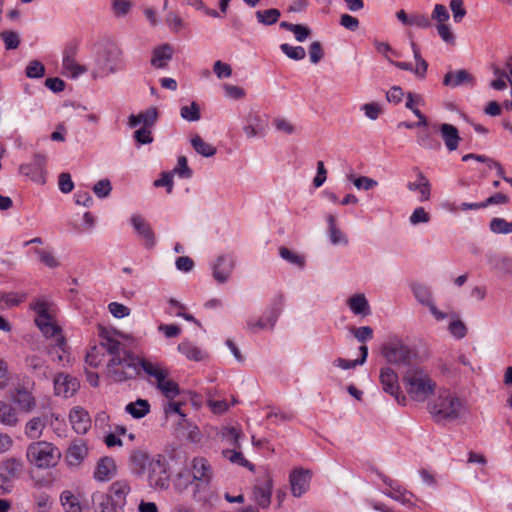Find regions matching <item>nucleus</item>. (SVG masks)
Listing matches in <instances>:
<instances>
[{"label": "nucleus", "instance_id": "1", "mask_svg": "<svg viewBox=\"0 0 512 512\" xmlns=\"http://www.w3.org/2000/svg\"><path fill=\"white\" fill-rule=\"evenodd\" d=\"M36 313L35 324L45 337H55V344L51 345L49 354L53 361L61 363L65 360L66 340L61 334V328L54 320L52 305L44 299H36L30 304Z\"/></svg>", "mask_w": 512, "mask_h": 512}, {"label": "nucleus", "instance_id": "2", "mask_svg": "<svg viewBox=\"0 0 512 512\" xmlns=\"http://www.w3.org/2000/svg\"><path fill=\"white\" fill-rule=\"evenodd\" d=\"M131 471L136 475L147 474L149 486L155 489H167L169 475L167 462L164 456L157 454L150 456L143 450H134L130 455Z\"/></svg>", "mask_w": 512, "mask_h": 512}, {"label": "nucleus", "instance_id": "3", "mask_svg": "<svg viewBox=\"0 0 512 512\" xmlns=\"http://www.w3.org/2000/svg\"><path fill=\"white\" fill-rule=\"evenodd\" d=\"M428 410L436 423H447L461 418L465 412V406L456 393L444 390L429 403Z\"/></svg>", "mask_w": 512, "mask_h": 512}, {"label": "nucleus", "instance_id": "4", "mask_svg": "<svg viewBox=\"0 0 512 512\" xmlns=\"http://www.w3.org/2000/svg\"><path fill=\"white\" fill-rule=\"evenodd\" d=\"M403 384L409 397L417 402L426 401L435 393L437 384L430 374L419 366H412L403 376Z\"/></svg>", "mask_w": 512, "mask_h": 512}, {"label": "nucleus", "instance_id": "5", "mask_svg": "<svg viewBox=\"0 0 512 512\" xmlns=\"http://www.w3.org/2000/svg\"><path fill=\"white\" fill-rule=\"evenodd\" d=\"M106 376L115 383H122L139 377V356L131 350L109 358L106 364Z\"/></svg>", "mask_w": 512, "mask_h": 512}, {"label": "nucleus", "instance_id": "6", "mask_svg": "<svg viewBox=\"0 0 512 512\" xmlns=\"http://www.w3.org/2000/svg\"><path fill=\"white\" fill-rule=\"evenodd\" d=\"M26 455L31 464L41 469L56 466L61 458L60 450L46 441L31 443L27 448Z\"/></svg>", "mask_w": 512, "mask_h": 512}, {"label": "nucleus", "instance_id": "7", "mask_svg": "<svg viewBox=\"0 0 512 512\" xmlns=\"http://www.w3.org/2000/svg\"><path fill=\"white\" fill-rule=\"evenodd\" d=\"M381 354L390 364L402 365L410 362L412 352L401 339L391 338L382 346Z\"/></svg>", "mask_w": 512, "mask_h": 512}, {"label": "nucleus", "instance_id": "8", "mask_svg": "<svg viewBox=\"0 0 512 512\" xmlns=\"http://www.w3.org/2000/svg\"><path fill=\"white\" fill-rule=\"evenodd\" d=\"M46 162L45 155L35 154L30 162L20 165L19 172L31 181L43 185L46 183Z\"/></svg>", "mask_w": 512, "mask_h": 512}, {"label": "nucleus", "instance_id": "9", "mask_svg": "<svg viewBox=\"0 0 512 512\" xmlns=\"http://www.w3.org/2000/svg\"><path fill=\"white\" fill-rule=\"evenodd\" d=\"M273 489V481L269 474H265L253 488V501L263 509L270 506Z\"/></svg>", "mask_w": 512, "mask_h": 512}, {"label": "nucleus", "instance_id": "10", "mask_svg": "<svg viewBox=\"0 0 512 512\" xmlns=\"http://www.w3.org/2000/svg\"><path fill=\"white\" fill-rule=\"evenodd\" d=\"M77 50L78 44L76 42H70L65 46L63 52L64 74L72 78H76L86 71V69L83 66L77 64L75 61Z\"/></svg>", "mask_w": 512, "mask_h": 512}, {"label": "nucleus", "instance_id": "11", "mask_svg": "<svg viewBox=\"0 0 512 512\" xmlns=\"http://www.w3.org/2000/svg\"><path fill=\"white\" fill-rule=\"evenodd\" d=\"M212 275L219 284L227 282L234 269V260L229 255H220L212 264Z\"/></svg>", "mask_w": 512, "mask_h": 512}, {"label": "nucleus", "instance_id": "12", "mask_svg": "<svg viewBox=\"0 0 512 512\" xmlns=\"http://www.w3.org/2000/svg\"><path fill=\"white\" fill-rule=\"evenodd\" d=\"M142 372L153 384L162 381L163 376H168L167 369L161 363L139 356V376H141Z\"/></svg>", "mask_w": 512, "mask_h": 512}, {"label": "nucleus", "instance_id": "13", "mask_svg": "<svg viewBox=\"0 0 512 512\" xmlns=\"http://www.w3.org/2000/svg\"><path fill=\"white\" fill-rule=\"evenodd\" d=\"M377 475L384 482V484L388 487L386 490H383V494L390 497L391 499L398 501L402 504H407L410 502V496L412 495L406 489H404L401 485H399L396 481L387 477L383 473L377 471Z\"/></svg>", "mask_w": 512, "mask_h": 512}, {"label": "nucleus", "instance_id": "14", "mask_svg": "<svg viewBox=\"0 0 512 512\" xmlns=\"http://www.w3.org/2000/svg\"><path fill=\"white\" fill-rule=\"evenodd\" d=\"M130 491V484L127 480H118L110 485L106 495L113 500L114 505L118 508V511H124V507L127 502L126 498Z\"/></svg>", "mask_w": 512, "mask_h": 512}, {"label": "nucleus", "instance_id": "15", "mask_svg": "<svg viewBox=\"0 0 512 512\" xmlns=\"http://www.w3.org/2000/svg\"><path fill=\"white\" fill-rule=\"evenodd\" d=\"M193 480L200 484L209 485L212 477L213 470L206 458L196 457L192 461Z\"/></svg>", "mask_w": 512, "mask_h": 512}, {"label": "nucleus", "instance_id": "16", "mask_svg": "<svg viewBox=\"0 0 512 512\" xmlns=\"http://www.w3.org/2000/svg\"><path fill=\"white\" fill-rule=\"evenodd\" d=\"M69 421L77 434H85L91 427V419L88 412L80 406L73 407L70 410Z\"/></svg>", "mask_w": 512, "mask_h": 512}, {"label": "nucleus", "instance_id": "17", "mask_svg": "<svg viewBox=\"0 0 512 512\" xmlns=\"http://www.w3.org/2000/svg\"><path fill=\"white\" fill-rule=\"evenodd\" d=\"M53 383L55 394L65 398L72 396L79 387V382L76 378L64 374L55 376Z\"/></svg>", "mask_w": 512, "mask_h": 512}, {"label": "nucleus", "instance_id": "18", "mask_svg": "<svg viewBox=\"0 0 512 512\" xmlns=\"http://www.w3.org/2000/svg\"><path fill=\"white\" fill-rule=\"evenodd\" d=\"M379 381L384 392L390 395H398L400 389L398 374L391 367H382Z\"/></svg>", "mask_w": 512, "mask_h": 512}, {"label": "nucleus", "instance_id": "19", "mask_svg": "<svg viewBox=\"0 0 512 512\" xmlns=\"http://www.w3.org/2000/svg\"><path fill=\"white\" fill-rule=\"evenodd\" d=\"M310 474L308 470L298 469L290 474L291 491L295 497L302 496L309 488Z\"/></svg>", "mask_w": 512, "mask_h": 512}, {"label": "nucleus", "instance_id": "20", "mask_svg": "<svg viewBox=\"0 0 512 512\" xmlns=\"http://www.w3.org/2000/svg\"><path fill=\"white\" fill-rule=\"evenodd\" d=\"M158 118V111L155 107H149L148 109L141 111L137 115H130L128 117V125L131 128H135L138 125H142L144 128H152Z\"/></svg>", "mask_w": 512, "mask_h": 512}, {"label": "nucleus", "instance_id": "21", "mask_svg": "<svg viewBox=\"0 0 512 512\" xmlns=\"http://www.w3.org/2000/svg\"><path fill=\"white\" fill-rule=\"evenodd\" d=\"M130 221L136 232L145 241V246L153 247L155 235L150 224L141 215H133Z\"/></svg>", "mask_w": 512, "mask_h": 512}, {"label": "nucleus", "instance_id": "22", "mask_svg": "<svg viewBox=\"0 0 512 512\" xmlns=\"http://www.w3.org/2000/svg\"><path fill=\"white\" fill-rule=\"evenodd\" d=\"M281 312V302L277 306H273L268 315L265 318H260L258 320H249L247 322V328L255 333L258 330L270 328L272 329L280 315Z\"/></svg>", "mask_w": 512, "mask_h": 512}, {"label": "nucleus", "instance_id": "23", "mask_svg": "<svg viewBox=\"0 0 512 512\" xmlns=\"http://www.w3.org/2000/svg\"><path fill=\"white\" fill-rule=\"evenodd\" d=\"M174 48L172 45L165 43L153 49L151 65L158 69L168 66L169 61L173 58Z\"/></svg>", "mask_w": 512, "mask_h": 512}, {"label": "nucleus", "instance_id": "24", "mask_svg": "<svg viewBox=\"0 0 512 512\" xmlns=\"http://www.w3.org/2000/svg\"><path fill=\"white\" fill-rule=\"evenodd\" d=\"M11 399L19 407V410L25 413H30L36 407L35 397L25 388L15 389Z\"/></svg>", "mask_w": 512, "mask_h": 512}, {"label": "nucleus", "instance_id": "25", "mask_svg": "<svg viewBox=\"0 0 512 512\" xmlns=\"http://www.w3.org/2000/svg\"><path fill=\"white\" fill-rule=\"evenodd\" d=\"M443 84L455 88L463 85H474V77L466 70L449 71L445 74Z\"/></svg>", "mask_w": 512, "mask_h": 512}, {"label": "nucleus", "instance_id": "26", "mask_svg": "<svg viewBox=\"0 0 512 512\" xmlns=\"http://www.w3.org/2000/svg\"><path fill=\"white\" fill-rule=\"evenodd\" d=\"M116 473V464L113 458L104 457L101 458L96 465L94 471V478L98 481H108Z\"/></svg>", "mask_w": 512, "mask_h": 512}, {"label": "nucleus", "instance_id": "27", "mask_svg": "<svg viewBox=\"0 0 512 512\" xmlns=\"http://www.w3.org/2000/svg\"><path fill=\"white\" fill-rule=\"evenodd\" d=\"M88 454V448L82 441H76L72 443L66 452V461L69 466H78L82 463Z\"/></svg>", "mask_w": 512, "mask_h": 512}, {"label": "nucleus", "instance_id": "28", "mask_svg": "<svg viewBox=\"0 0 512 512\" xmlns=\"http://www.w3.org/2000/svg\"><path fill=\"white\" fill-rule=\"evenodd\" d=\"M439 132L446 148L449 151H455L461 140L458 129L452 124L443 123L439 127Z\"/></svg>", "mask_w": 512, "mask_h": 512}, {"label": "nucleus", "instance_id": "29", "mask_svg": "<svg viewBox=\"0 0 512 512\" xmlns=\"http://www.w3.org/2000/svg\"><path fill=\"white\" fill-rule=\"evenodd\" d=\"M487 261L491 269L503 275L512 274V257L500 254H488Z\"/></svg>", "mask_w": 512, "mask_h": 512}, {"label": "nucleus", "instance_id": "30", "mask_svg": "<svg viewBox=\"0 0 512 512\" xmlns=\"http://www.w3.org/2000/svg\"><path fill=\"white\" fill-rule=\"evenodd\" d=\"M417 178L418 181L408 182L407 188L410 191H418L420 193V202L428 201L431 197V184L421 171H418Z\"/></svg>", "mask_w": 512, "mask_h": 512}, {"label": "nucleus", "instance_id": "31", "mask_svg": "<svg viewBox=\"0 0 512 512\" xmlns=\"http://www.w3.org/2000/svg\"><path fill=\"white\" fill-rule=\"evenodd\" d=\"M91 500L95 512H125L118 511V508L114 505L113 500L110 499L104 492H94L91 496Z\"/></svg>", "mask_w": 512, "mask_h": 512}, {"label": "nucleus", "instance_id": "32", "mask_svg": "<svg viewBox=\"0 0 512 512\" xmlns=\"http://www.w3.org/2000/svg\"><path fill=\"white\" fill-rule=\"evenodd\" d=\"M429 18L431 21H435L437 23V32H451L449 25L446 23L449 20L450 15L448 8L445 5L436 4Z\"/></svg>", "mask_w": 512, "mask_h": 512}, {"label": "nucleus", "instance_id": "33", "mask_svg": "<svg viewBox=\"0 0 512 512\" xmlns=\"http://www.w3.org/2000/svg\"><path fill=\"white\" fill-rule=\"evenodd\" d=\"M178 351L190 361H202L206 357V353L198 346L188 340H183L178 345Z\"/></svg>", "mask_w": 512, "mask_h": 512}, {"label": "nucleus", "instance_id": "34", "mask_svg": "<svg viewBox=\"0 0 512 512\" xmlns=\"http://www.w3.org/2000/svg\"><path fill=\"white\" fill-rule=\"evenodd\" d=\"M349 309L356 315H368L370 306L364 294H354L347 300Z\"/></svg>", "mask_w": 512, "mask_h": 512}, {"label": "nucleus", "instance_id": "35", "mask_svg": "<svg viewBox=\"0 0 512 512\" xmlns=\"http://www.w3.org/2000/svg\"><path fill=\"white\" fill-rule=\"evenodd\" d=\"M26 364L39 378L48 379L51 376V371L45 361L36 355L27 357Z\"/></svg>", "mask_w": 512, "mask_h": 512}, {"label": "nucleus", "instance_id": "36", "mask_svg": "<svg viewBox=\"0 0 512 512\" xmlns=\"http://www.w3.org/2000/svg\"><path fill=\"white\" fill-rule=\"evenodd\" d=\"M0 423L6 426H16L18 414L16 409L9 403L0 400Z\"/></svg>", "mask_w": 512, "mask_h": 512}, {"label": "nucleus", "instance_id": "37", "mask_svg": "<svg viewBox=\"0 0 512 512\" xmlns=\"http://www.w3.org/2000/svg\"><path fill=\"white\" fill-rule=\"evenodd\" d=\"M416 141L417 144L424 149L439 150L441 147L440 141L428 129L420 130L417 133Z\"/></svg>", "mask_w": 512, "mask_h": 512}, {"label": "nucleus", "instance_id": "38", "mask_svg": "<svg viewBox=\"0 0 512 512\" xmlns=\"http://www.w3.org/2000/svg\"><path fill=\"white\" fill-rule=\"evenodd\" d=\"M100 346L109 354L110 358L118 357L129 350L125 344L110 337L104 338Z\"/></svg>", "mask_w": 512, "mask_h": 512}, {"label": "nucleus", "instance_id": "39", "mask_svg": "<svg viewBox=\"0 0 512 512\" xmlns=\"http://www.w3.org/2000/svg\"><path fill=\"white\" fill-rule=\"evenodd\" d=\"M60 502L65 512H82L79 498L70 490L61 493Z\"/></svg>", "mask_w": 512, "mask_h": 512}, {"label": "nucleus", "instance_id": "40", "mask_svg": "<svg viewBox=\"0 0 512 512\" xmlns=\"http://www.w3.org/2000/svg\"><path fill=\"white\" fill-rule=\"evenodd\" d=\"M125 411L133 418L140 419L150 412V404L145 399H137L136 401L127 404Z\"/></svg>", "mask_w": 512, "mask_h": 512}, {"label": "nucleus", "instance_id": "41", "mask_svg": "<svg viewBox=\"0 0 512 512\" xmlns=\"http://www.w3.org/2000/svg\"><path fill=\"white\" fill-rule=\"evenodd\" d=\"M1 473L4 476H8V479L12 482V479L17 478L22 471V462L16 458H9L0 464Z\"/></svg>", "mask_w": 512, "mask_h": 512}, {"label": "nucleus", "instance_id": "42", "mask_svg": "<svg viewBox=\"0 0 512 512\" xmlns=\"http://www.w3.org/2000/svg\"><path fill=\"white\" fill-rule=\"evenodd\" d=\"M411 290L414 294V297L420 304L428 307L430 304L434 302L432 291L430 287H428L427 285L421 283H414L411 286Z\"/></svg>", "mask_w": 512, "mask_h": 512}, {"label": "nucleus", "instance_id": "43", "mask_svg": "<svg viewBox=\"0 0 512 512\" xmlns=\"http://www.w3.org/2000/svg\"><path fill=\"white\" fill-rule=\"evenodd\" d=\"M155 385L157 389H159L168 399H174L180 393L178 384L175 381L168 379V376H163V380L158 381Z\"/></svg>", "mask_w": 512, "mask_h": 512}, {"label": "nucleus", "instance_id": "44", "mask_svg": "<svg viewBox=\"0 0 512 512\" xmlns=\"http://www.w3.org/2000/svg\"><path fill=\"white\" fill-rule=\"evenodd\" d=\"M191 145L194 150L203 157H212L216 154V147L205 142L199 135H195L191 139Z\"/></svg>", "mask_w": 512, "mask_h": 512}, {"label": "nucleus", "instance_id": "45", "mask_svg": "<svg viewBox=\"0 0 512 512\" xmlns=\"http://www.w3.org/2000/svg\"><path fill=\"white\" fill-rule=\"evenodd\" d=\"M45 428V421L40 417L29 420L25 426V434L30 439H37Z\"/></svg>", "mask_w": 512, "mask_h": 512}, {"label": "nucleus", "instance_id": "46", "mask_svg": "<svg viewBox=\"0 0 512 512\" xmlns=\"http://www.w3.org/2000/svg\"><path fill=\"white\" fill-rule=\"evenodd\" d=\"M220 438L227 445L239 448L240 431L235 427H223L219 433Z\"/></svg>", "mask_w": 512, "mask_h": 512}, {"label": "nucleus", "instance_id": "47", "mask_svg": "<svg viewBox=\"0 0 512 512\" xmlns=\"http://www.w3.org/2000/svg\"><path fill=\"white\" fill-rule=\"evenodd\" d=\"M491 232L495 234H511L512 233V221L508 222L504 218L495 217L492 218L489 223Z\"/></svg>", "mask_w": 512, "mask_h": 512}, {"label": "nucleus", "instance_id": "48", "mask_svg": "<svg viewBox=\"0 0 512 512\" xmlns=\"http://www.w3.org/2000/svg\"><path fill=\"white\" fill-rule=\"evenodd\" d=\"M279 254H280L281 258H283L285 261L289 262L292 265H295L299 268H303L305 266L304 256L291 251L287 247H284V246L280 247Z\"/></svg>", "mask_w": 512, "mask_h": 512}, {"label": "nucleus", "instance_id": "49", "mask_svg": "<svg viewBox=\"0 0 512 512\" xmlns=\"http://www.w3.org/2000/svg\"><path fill=\"white\" fill-rule=\"evenodd\" d=\"M180 115L186 121H198L201 118L200 107L196 102H192L190 105H185L181 107Z\"/></svg>", "mask_w": 512, "mask_h": 512}, {"label": "nucleus", "instance_id": "50", "mask_svg": "<svg viewBox=\"0 0 512 512\" xmlns=\"http://www.w3.org/2000/svg\"><path fill=\"white\" fill-rule=\"evenodd\" d=\"M255 15L259 23L271 25L277 22L280 17V12L278 9L271 8L263 11H257Z\"/></svg>", "mask_w": 512, "mask_h": 512}, {"label": "nucleus", "instance_id": "51", "mask_svg": "<svg viewBox=\"0 0 512 512\" xmlns=\"http://www.w3.org/2000/svg\"><path fill=\"white\" fill-rule=\"evenodd\" d=\"M260 122V117L257 113H249L246 117V125L243 127V131L248 138H253L258 134L257 127Z\"/></svg>", "mask_w": 512, "mask_h": 512}, {"label": "nucleus", "instance_id": "52", "mask_svg": "<svg viewBox=\"0 0 512 512\" xmlns=\"http://www.w3.org/2000/svg\"><path fill=\"white\" fill-rule=\"evenodd\" d=\"M348 179L351 180L353 182L354 186L359 190L368 191L378 185L376 180L369 178L367 176L355 177L353 175H349Z\"/></svg>", "mask_w": 512, "mask_h": 512}, {"label": "nucleus", "instance_id": "53", "mask_svg": "<svg viewBox=\"0 0 512 512\" xmlns=\"http://www.w3.org/2000/svg\"><path fill=\"white\" fill-rule=\"evenodd\" d=\"M25 74L32 79L42 78L45 74V67L40 61L32 60L26 66Z\"/></svg>", "mask_w": 512, "mask_h": 512}, {"label": "nucleus", "instance_id": "54", "mask_svg": "<svg viewBox=\"0 0 512 512\" xmlns=\"http://www.w3.org/2000/svg\"><path fill=\"white\" fill-rule=\"evenodd\" d=\"M280 49L287 57L293 60H302L306 55L305 49L301 46H291L284 43L280 45Z\"/></svg>", "mask_w": 512, "mask_h": 512}, {"label": "nucleus", "instance_id": "55", "mask_svg": "<svg viewBox=\"0 0 512 512\" xmlns=\"http://www.w3.org/2000/svg\"><path fill=\"white\" fill-rule=\"evenodd\" d=\"M408 26L425 30L431 28L432 23L428 15L415 13L410 15V22Z\"/></svg>", "mask_w": 512, "mask_h": 512}, {"label": "nucleus", "instance_id": "56", "mask_svg": "<svg viewBox=\"0 0 512 512\" xmlns=\"http://www.w3.org/2000/svg\"><path fill=\"white\" fill-rule=\"evenodd\" d=\"M34 252L39 256V260L41 263L46 265L49 268H56L59 266V262L53 255L51 251H47L44 249H35Z\"/></svg>", "mask_w": 512, "mask_h": 512}, {"label": "nucleus", "instance_id": "57", "mask_svg": "<svg viewBox=\"0 0 512 512\" xmlns=\"http://www.w3.org/2000/svg\"><path fill=\"white\" fill-rule=\"evenodd\" d=\"M179 177L188 179L192 176V170L188 166V161L185 156H179L177 159V165L173 170Z\"/></svg>", "mask_w": 512, "mask_h": 512}, {"label": "nucleus", "instance_id": "58", "mask_svg": "<svg viewBox=\"0 0 512 512\" xmlns=\"http://www.w3.org/2000/svg\"><path fill=\"white\" fill-rule=\"evenodd\" d=\"M223 455L225 458L229 459L232 463L241 465L243 467H249L251 468V464L248 460H246L243 456V454L236 450H230L226 449L223 450Z\"/></svg>", "mask_w": 512, "mask_h": 512}, {"label": "nucleus", "instance_id": "59", "mask_svg": "<svg viewBox=\"0 0 512 512\" xmlns=\"http://www.w3.org/2000/svg\"><path fill=\"white\" fill-rule=\"evenodd\" d=\"M448 330L458 340L464 338L467 334V327L461 320L451 321Z\"/></svg>", "mask_w": 512, "mask_h": 512}, {"label": "nucleus", "instance_id": "60", "mask_svg": "<svg viewBox=\"0 0 512 512\" xmlns=\"http://www.w3.org/2000/svg\"><path fill=\"white\" fill-rule=\"evenodd\" d=\"M350 331L362 343L373 337V329L370 326L352 327Z\"/></svg>", "mask_w": 512, "mask_h": 512}, {"label": "nucleus", "instance_id": "61", "mask_svg": "<svg viewBox=\"0 0 512 512\" xmlns=\"http://www.w3.org/2000/svg\"><path fill=\"white\" fill-rule=\"evenodd\" d=\"M450 9L452 11L453 20L457 23L461 22L466 15V10L462 0H451Z\"/></svg>", "mask_w": 512, "mask_h": 512}, {"label": "nucleus", "instance_id": "62", "mask_svg": "<svg viewBox=\"0 0 512 512\" xmlns=\"http://www.w3.org/2000/svg\"><path fill=\"white\" fill-rule=\"evenodd\" d=\"M409 221L412 225L428 223L430 221V215L423 207H417L410 215Z\"/></svg>", "mask_w": 512, "mask_h": 512}, {"label": "nucleus", "instance_id": "63", "mask_svg": "<svg viewBox=\"0 0 512 512\" xmlns=\"http://www.w3.org/2000/svg\"><path fill=\"white\" fill-rule=\"evenodd\" d=\"M132 7V3L129 0H114L112 9L113 13L117 17H122L128 14Z\"/></svg>", "mask_w": 512, "mask_h": 512}, {"label": "nucleus", "instance_id": "64", "mask_svg": "<svg viewBox=\"0 0 512 512\" xmlns=\"http://www.w3.org/2000/svg\"><path fill=\"white\" fill-rule=\"evenodd\" d=\"M102 354L100 353L98 347H92L86 354L85 362L90 367H98L102 363Z\"/></svg>", "mask_w": 512, "mask_h": 512}]
</instances>
